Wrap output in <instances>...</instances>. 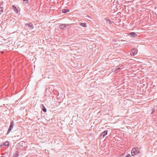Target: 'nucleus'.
<instances>
[{
  "mask_svg": "<svg viewBox=\"0 0 157 157\" xmlns=\"http://www.w3.org/2000/svg\"><path fill=\"white\" fill-rule=\"evenodd\" d=\"M9 146V143L8 141H6L5 142H4L3 144V145L2 144L1 146H0V147L3 146Z\"/></svg>",
  "mask_w": 157,
  "mask_h": 157,
  "instance_id": "nucleus-7",
  "label": "nucleus"
},
{
  "mask_svg": "<svg viewBox=\"0 0 157 157\" xmlns=\"http://www.w3.org/2000/svg\"><path fill=\"white\" fill-rule=\"evenodd\" d=\"M60 28L61 29H64V27H65V26H64L63 25H60L59 26Z\"/></svg>",
  "mask_w": 157,
  "mask_h": 157,
  "instance_id": "nucleus-16",
  "label": "nucleus"
},
{
  "mask_svg": "<svg viewBox=\"0 0 157 157\" xmlns=\"http://www.w3.org/2000/svg\"><path fill=\"white\" fill-rule=\"evenodd\" d=\"M138 148L137 147H135L132 149L131 151V154L133 156H134L138 153Z\"/></svg>",
  "mask_w": 157,
  "mask_h": 157,
  "instance_id": "nucleus-1",
  "label": "nucleus"
},
{
  "mask_svg": "<svg viewBox=\"0 0 157 157\" xmlns=\"http://www.w3.org/2000/svg\"><path fill=\"white\" fill-rule=\"evenodd\" d=\"M108 133V131L106 130L103 132L101 135L100 136V139L103 138L106 135H107Z\"/></svg>",
  "mask_w": 157,
  "mask_h": 157,
  "instance_id": "nucleus-3",
  "label": "nucleus"
},
{
  "mask_svg": "<svg viewBox=\"0 0 157 157\" xmlns=\"http://www.w3.org/2000/svg\"><path fill=\"white\" fill-rule=\"evenodd\" d=\"M125 157H132V156H131L130 155L128 154V155H127L125 156Z\"/></svg>",
  "mask_w": 157,
  "mask_h": 157,
  "instance_id": "nucleus-18",
  "label": "nucleus"
},
{
  "mask_svg": "<svg viewBox=\"0 0 157 157\" xmlns=\"http://www.w3.org/2000/svg\"><path fill=\"white\" fill-rule=\"evenodd\" d=\"M3 52H1V53H3Z\"/></svg>",
  "mask_w": 157,
  "mask_h": 157,
  "instance_id": "nucleus-20",
  "label": "nucleus"
},
{
  "mask_svg": "<svg viewBox=\"0 0 157 157\" xmlns=\"http://www.w3.org/2000/svg\"><path fill=\"white\" fill-rule=\"evenodd\" d=\"M12 8L14 10V11L16 12L17 13H18V11L16 7L14 5L12 6Z\"/></svg>",
  "mask_w": 157,
  "mask_h": 157,
  "instance_id": "nucleus-8",
  "label": "nucleus"
},
{
  "mask_svg": "<svg viewBox=\"0 0 157 157\" xmlns=\"http://www.w3.org/2000/svg\"><path fill=\"white\" fill-rule=\"evenodd\" d=\"M107 22L109 24H110L111 23V21L110 20H108L107 21Z\"/></svg>",
  "mask_w": 157,
  "mask_h": 157,
  "instance_id": "nucleus-17",
  "label": "nucleus"
},
{
  "mask_svg": "<svg viewBox=\"0 0 157 157\" xmlns=\"http://www.w3.org/2000/svg\"><path fill=\"white\" fill-rule=\"evenodd\" d=\"M129 35L133 37H136L137 36V35L135 32H132L129 33Z\"/></svg>",
  "mask_w": 157,
  "mask_h": 157,
  "instance_id": "nucleus-6",
  "label": "nucleus"
},
{
  "mask_svg": "<svg viewBox=\"0 0 157 157\" xmlns=\"http://www.w3.org/2000/svg\"><path fill=\"white\" fill-rule=\"evenodd\" d=\"M41 106L42 107V108H43L42 110L44 112H46L47 109H46V108L45 107V106H44V105L43 104H42L41 105Z\"/></svg>",
  "mask_w": 157,
  "mask_h": 157,
  "instance_id": "nucleus-11",
  "label": "nucleus"
},
{
  "mask_svg": "<svg viewBox=\"0 0 157 157\" xmlns=\"http://www.w3.org/2000/svg\"><path fill=\"white\" fill-rule=\"evenodd\" d=\"M3 7H0V15H1L3 12Z\"/></svg>",
  "mask_w": 157,
  "mask_h": 157,
  "instance_id": "nucleus-14",
  "label": "nucleus"
},
{
  "mask_svg": "<svg viewBox=\"0 0 157 157\" xmlns=\"http://www.w3.org/2000/svg\"><path fill=\"white\" fill-rule=\"evenodd\" d=\"M113 42H115L116 41L115 40H113Z\"/></svg>",
  "mask_w": 157,
  "mask_h": 157,
  "instance_id": "nucleus-19",
  "label": "nucleus"
},
{
  "mask_svg": "<svg viewBox=\"0 0 157 157\" xmlns=\"http://www.w3.org/2000/svg\"><path fill=\"white\" fill-rule=\"evenodd\" d=\"M69 11V10L67 9H63L62 10V12L63 13H66Z\"/></svg>",
  "mask_w": 157,
  "mask_h": 157,
  "instance_id": "nucleus-10",
  "label": "nucleus"
},
{
  "mask_svg": "<svg viewBox=\"0 0 157 157\" xmlns=\"http://www.w3.org/2000/svg\"><path fill=\"white\" fill-rule=\"evenodd\" d=\"M80 25L83 27H86L87 26L86 24V23H81L80 24Z\"/></svg>",
  "mask_w": 157,
  "mask_h": 157,
  "instance_id": "nucleus-13",
  "label": "nucleus"
},
{
  "mask_svg": "<svg viewBox=\"0 0 157 157\" xmlns=\"http://www.w3.org/2000/svg\"><path fill=\"white\" fill-rule=\"evenodd\" d=\"M138 50H131L130 54L131 55L134 56L136 55L137 52Z\"/></svg>",
  "mask_w": 157,
  "mask_h": 157,
  "instance_id": "nucleus-5",
  "label": "nucleus"
},
{
  "mask_svg": "<svg viewBox=\"0 0 157 157\" xmlns=\"http://www.w3.org/2000/svg\"><path fill=\"white\" fill-rule=\"evenodd\" d=\"M116 68H115V73H117L119 72V70L120 69V68L119 66H118L117 67H116Z\"/></svg>",
  "mask_w": 157,
  "mask_h": 157,
  "instance_id": "nucleus-12",
  "label": "nucleus"
},
{
  "mask_svg": "<svg viewBox=\"0 0 157 157\" xmlns=\"http://www.w3.org/2000/svg\"><path fill=\"white\" fill-rule=\"evenodd\" d=\"M25 26L28 27L30 29H33L34 28L33 25L31 23L26 24Z\"/></svg>",
  "mask_w": 157,
  "mask_h": 157,
  "instance_id": "nucleus-4",
  "label": "nucleus"
},
{
  "mask_svg": "<svg viewBox=\"0 0 157 157\" xmlns=\"http://www.w3.org/2000/svg\"><path fill=\"white\" fill-rule=\"evenodd\" d=\"M19 156V154L18 151H17L15 153H14L13 157H18Z\"/></svg>",
  "mask_w": 157,
  "mask_h": 157,
  "instance_id": "nucleus-9",
  "label": "nucleus"
},
{
  "mask_svg": "<svg viewBox=\"0 0 157 157\" xmlns=\"http://www.w3.org/2000/svg\"><path fill=\"white\" fill-rule=\"evenodd\" d=\"M14 126V122L12 121L10 123V125L7 131V135L8 134L13 128Z\"/></svg>",
  "mask_w": 157,
  "mask_h": 157,
  "instance_id": "nucleus-2",
  "label": "nucleus"
},
{
  "mask_svg": "<svg viewBox=\"0 0 157 157\" xmlns=\"http://www.w3.org/2000/svg\"><path fill=\"white\" fill-rule=\"evenodd\" d=\"M4 157V156H1V157Z\"/></svg>",
  "mask_w": 157,
  "mask_h": 157,
  "instance_id": "nucleus-21",
  "label": "nucleus"
},
{
  "mask_svg": "<svg viewBox=\"0 0 157 157\" xmlns=\"http://www.w3.org/2000/svg\"><path fill=\"white\" fill-rule=\"evenodd\" d=\"M23 2L24 4H27L28 3V0H23Z\"/></svg>",
  "mask_w": 157,
  "mask_h": 157,
  "instance_id": "nucleus-15",
  "label": "nucleus"
},
{
  "mask_svg": "<svg viewBox=\"0 0 157 157\" xmlns=\"http://www.w3.org/2000/svg\"><path fill=\"white\" fill-rule=\"evenodd\" d=\"M132 49H135V48H132Z\"/></svg>",
  "mask_w": 157,
  "mask_h": 157,
  "instance_id": "nucleus-22",
  "label": "nucleus"
}]
</instances>
